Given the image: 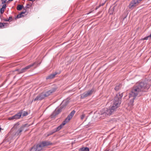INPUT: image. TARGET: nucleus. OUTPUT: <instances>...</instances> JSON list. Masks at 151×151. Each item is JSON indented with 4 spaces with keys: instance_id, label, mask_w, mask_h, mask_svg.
<instances>
[{
    "instance_id": "7c9ffc66",
    "label": "nucleus",
    "mask_w": 151,
    "mask_h": 151,
    "mask_svg": "<svg viewBox=\"0 0 151 151\" xmlns=\"http://www.w3.org/2000/svg\"><path fill=\"white\" fill-rule=\"evenodd\" d=\"M12 19V16H10L9 17L8 19L9 21H11Z\"/></svg>"
},
{
    "instance_id": "b1692460",
    "label": "nucleus",
    "mask_w": 151,
    "mask_h": 151,
    "mask_svg": "<svg viewBox=\"0 0 151 151\" xmlns=\"http://www.w3.org/2000/svg\"><path fill=\"white\" fill-rule=\"evenodd\" d=\"M22 113V115L23 116H26L28 114V113L26 111H24L23 113Z\"/></svg>"
},
{
    "instance_id": "9b49d317",
    "label": "nucleus",
    "mask_w": 151,
    "mask_h": 151,
    "mask_svg": "<svg viewBox=\"0 0 151 151\" xmlns=\"http://www.w3.org/2000/svg\"><path fill=\"white\" fill-rule=\"evenodd\" d=\"M30 125V124H26L22 125V126L20 128L22 130V131H25L27 130V128Z\"/></svg>"
},
{
    "instance_id": "2f4dec72",
    "label": "nucleus",
    "mask_w": 151,
    "mask_h": 151,
    "mask_svg": "<svg viewBox=\"0 0 151 151\" xmlns=\"http://www.w3.org/2000/svg\"><path fill=\"white\" fill-rule=\"evenodd\" d=\"M26 11H26V9H24V12H21V14H24L25 12H26Z\"/></svg>"
},
{
    "instance_id": "412c9836",
    "label": "nucleus",
    "mask_w": 151,
    "mask_h": 151,
    "mask_svg": "<svg viewBox=\"0 0 151 151\" xmlns=\"http://www.w3.org/2000/svg\"><path fill=\"white\" fill-rule=\"evenodd\" d=\"M63 127L60 124L57 127L56 129H54V130L55 132L60 130Z\"/></svg>"
},
{
    "instance_id": "0eeeda50",
    "label": "nucleus",
    "mask_w": 151,
    "mask_h": 151,
    "mask_svg": "<svg viewBox=\"0 0 151 151\" xmlns=\"http://www.w3.org/2000/svg\"><path fill=\"white\" fill-rule=\"evenodd\" d=\"M36 64V63L35 62L33 63L28 65L24 68H23L21 69H17L16 71L18 72L19 74H21L26 72L27 70L29 69L31 67L35 65Z\"/></svg>"
},
{
    "instance_id": "f3484780",
    "label": "nucleus",
    "mask_w": 151,
    "mask_h": 151,
    "mask_svg": "<svg viewBox=\"0 0 151 151\" xmlns=\"http://www.w3.org/2000/svg\"><path fill=\"white\" fill-rule=\"evenodd\" d=\"M6 8V4H4L2 6V7L0 9V13L2 14L3 13Z\"/></svg>"
},
{
    "instance_id": "e433bc0d",
    "label": "nucleus",
    "mask_w": 151,
    "mask_h": 151,
    "mask_svg": "<svg viewBox=\"0 0 151 151\" xmlns=\"http://www.w3.org/2000/svg\"><path fill=\"white\" fill-rule=\"evenodd\" d=\"M104 3H102V4H101V6H102L104 5Z\"/></svg>"
},
{
    "instance_id": "f704fd0d",
    "label": "nucleus",
    "mask_w": 151,
    "mask_h": 151,
    "mask_svg": "<svg viewBox=\"0 0 151 151\" xmlns=\"http://www.w3.org/2000/svg\"><path fill=\"white\" fill-rule=\"evenodd\" d=\"M29 4H27L26 7V8H29V7L28 6H29Z\"/></svg>"
},
{
    "instance_id": "5701e85b",
    "label": "nucleus",
    "mask_w": 151,
    "mask_h": 151,
    "mask_svg": "<svg viewBox=\"0 0 151 151\" xmlns=\"http://www.w3.org/2000/svg\"><path fill=\"white\" fill-rule=\"evenodd\" d=\"M37 151V148L35 146H33L32 147L31 149L30 150V151Z\"/></svg>"
},
{
    "instance_id": "473e14b6",
    "label": "nucleus",
    "mask_w": 151,
    "mask_h": 151,
    "mask_svg": "<svg viewBox=\"0 0 151 151\" xmlns=\"http://www.w3.org/2000/svg\"><path fill=\"white\" fill-rule=\"evenodd\" d=\"M101 6V4H100L98 6H97L96 7L95 9L97 10V9H98L99 7H100V6Z\"/></svg>"
},
{
    "instance_id": "cd10ccee",
    "label": "nucleus",
    "mask_w": 151,
    "mask_h": 151,
    "mask_svg": "<svg viewBox=\"0 0 151 151\" xmlns=\"http://www.w3.org/2000/svg\"><path fill=\"white\" fill-rule=\"evenodd\" d=\"M151 37L150 36V35L147 37H146L142 39L143 40H147L149 39V38H150Z\"/></svg>"
},
{
    "instance_id": "393cba45",
    "label": "nucleus",
    "mask_w": 151,
    "mask_h": 151,
    "mask_svg": "<svg viewBox=\"0 0 151 151\" xmlns=\"http://www.w3.org/2000/svg\"><path fill=\"white\" fill-rule=\"evenodd\" d=\"M54 132H55L53 130V131H51V132H50L49 133H47V135L46 136L47 137L49 136L50 135H52Z\"/></svg>"
},
{
    "instance_id": "f257e3e1",
    "label": "nucleus",
    "mask_w": 151,
    "mask_h": 151,
    "mask_svg": "<svg viewBox=\"0 0 151 151\" xmlns=\"http://www.w3.org/2000/svg\"><path fill=\"white\" fill-rule=\"evenodd\" d=\"M123 96V93H118L116 94L113 100L111 101V105L108 108H105L101 109L99 114L105 117L109 116L115 111L120 106L121 102V99Z\"/></svg>"
},
{
    "instance_id": "f8f14e48",
    "label": "nucleus",
    "mask_w": 151,
    "mask_h": 151,
    "mask_svg": "<svg viewBox=\"0 0 151 151\" xmlns=\"http://www.w3.org/2000/svg\"><path fill=\"white\" fill-rule=\"evenodd\" d=\"M35 146L37 148V151H39L42 150V149L43 147H44L42 143H41Z\"/></svg>"
},
{
    "instance_id": "c756f323",
    "label": "nucleus",
    "mask_w": 151,
    "mask_h": 151,
    "mask_svg": "<svg viewBox=\"0 0 151 151\" xmlns=\"http://www.w3.org/2000/svg\"><path fill=\"white\" fill-rule=\"evenodd\" d=\"M85 115L84 114H83L81 116V119H83L84 117H85Z\"/></svg>"
},
{
    "instance_id": "58836bf2",
    "label": "nucleus",
    "mask_w": 151,
    "mask_h": 151,
    "mask_svg": "<svg viewBox=\"0 0 151 151\" xmlns=\"http://www.w3.org/2000/svg\"><path fill=\"white\" fill-rule=\"evenodd\" d=\"M108 151L107 150V151Z\"/></svg>"
},
{
    "instance_id": "aec40b11",
    "label": "nucleus",
    "mask_w": 151,
    "mask_h": 151,
    "mask_svg": "<svg viewBox=\"0 0 151 151\" xmlns=\"http://www.w3.org/2000/svg\"><path fill=\"white\" fill-rule=\"evenodd\" d=\"M70 120L69 119H68L67 117L66 118L65 120L62 123L61 125L63 127Z\"/></svg>"
},
{
    "instance_id": "6ab92c4d",
    "label": "nucleus",
    "mask_w": 151,
    "mask_h": 151,
    "mask_svg": "<svg viewBox=\"0 0 151 151\" xmlns=\"http://www.w3.org/2000/svg\"><path fill=\"white\" fill-rule=\"evenodd\" d=\"M79 151H89V149L87 147H83L80 149Z\"/></svg>"
},
{
    "instance_id": "9d476101",
    "label": "nucleus",
    "mask_w": 151,
    "mask_h": 151,
    "mask_svg": "<svg viewBox=\"0 0 151 151\" xmlns=\"http://www.w3.org/2000/svg\"><path fill=\"white\" fill-rule=\"evenodd\" d=\"M56 89L55 88H52L50 90L44 92L45 97L51 95L52 93L56 91Z\"/></svg>"
},
{
    "instance_id": "4468645a",
    "label": "nucleus",
    "mask_w": 151,
    "mask_h": 151,
    "mask_svg": "<svg viewBox=\"0 0 151 151\" xmlns=\"http://www.w3.org/2000/svg\"><path fill=\"white\" fill-rule=\"evenodd\" d=\"M41 143L44 147L48 146L51 145L52 144V143L48 141H44L42 142Z\"/></svg>"
},
{
    "instance_id": "bb28decb",
    "label": "nucleus",
    "mask_w": 151,
    "mask_h": 151,
    "mask_svg": "<svg viewBox=\"0 0 151 151\" xmlns=\"http://www.w3.org/2000/svg\"><path fill=\"white\" fill-rule=\"evenodd\" d=\"M23 16H24L20 13V14L17 15V18H20L22 17H23Z\"/></svg>"
},
{
    "instance_id": "4be33fe9",
    "label": "nucleus",
    "mask_w": 151,
    "mask_h": 151,
    "mask_svg": "<svg viewBox=\"0 0 151 151\" xmlns=\"http://www.w3.org/2000/svg\"><path fill=\"white\" fill-rule=\"evenodd\" d=\"M24 6L23 5H18L17 6V9L18 10H20Z\"/></svg>"
},
{
    "instance_id": "2eb2a0df",
    "label": "nucleus",
    "mask_w": 151,
    "mask_h": 151,
    "mask_svg": "<svg viewBox=\"0 0 151 151\" xmlns=\"http://www.w3.org/2000/svg\"><path fill=\"white\" fill-rule=\"evenodd\" d=\"M75 113V111L73 110L71 111V112L70 113V114L68 116L67 118L69 119L70 120L72 117Z\"/></svg>"
},
{
    "instance_id": "423d86ee",
    "label": "nucleus",
    "mask_w": 151,
    "mask_h": 151,
    "mask_svg": "<svg viewBox=\"0 0 151 151\" xmlns=\"http://www.w3.org/2000/svg\"><path fill=\"white\" fill-rule=\"evenodd\" d=\"M94 89L92 88L91 89L81 94V99H83L84 98L90 96L94 93Z\"/></svg>"
},
{
    "instance_id": "dca6fc26",
    "label": "nucleus",
    "mask_w": 151,
    "mask_h": 151,
    "mask_svg": "<svg viewBox=\"0 0 151 151\" xmlns=\"http://www.w3.org/2000/svg\"><path fill=\"white\" fill-rule=\"evenodd\" d=\"M8 24L6 23L0 22V29H2L7 26Z\"/></svg>"
},
{
    "instance_id": "7ed1b4c3",
    "label": "nucleus",
    "mask_w": 151,
    "mask_h": 151,
    "mask_svg": "<svg viewBox=\"0 0 151 151\" xmlns=\"http://www.w3.org/2000/svg\"><path fill=\"white\" fill-rule=\"evenodd\" d=\"M68 102L67 100L63 101L60 105V106L58 109H56L50 116L52 118H54L58 114L62 111L63 108L65 107L68 104Z\"/></svg>"
},
{
    "instance_id": "20e7f679",
    "label": "nucleus",
    "mask_w": 151,
    "mask_h": 151,
    "mask_svg": "<svg viewBox=\"0 0 151 151\" xmlns=\"http://www.w3.org/2000/svg\"><path fill=\"white\" fill-rule=\"evenodd\" d=\"M142 92H147L150 86L146 82H140L136 84Z\"/></svg>"
},
{
    "instance_id": "4c0bfd02",
    "label": "nucleus",
    "mask_w": 151,
    "mask_h": 151,
    "mask_svg": "<svg viewBox=\"0 0 151 151\" xmlns=\"http://www.w3.org/2000/svg\"><path fill=\"white\" fill-rule=\"evenodd\" d=\"M91 12H89V13H88L87 14H89L90 13H91Z\"/></svg>"
},
{
    "instance_id": "39448f33",
    "label": "nucleus",
    "mask_w": 151,
    "mask_h": 151,
    "mask_svg": "<svg viewBox=\"0 0 151 151\" xmlns=\"http://www.w3.org/2000/svg\"><path fill=\"white\" fill-rule=\"evenodd\" d=\"M142 0H132L128 6V8L130 9H133L134 7L138 6Z\"/></svg>"
},
{
    "instance_id": "c9c22d12",
    "label": "nucleus",
    "mask_w": 151,
    "mask_h": 151,
    "mask_svg": "<svg viewBox=\"0 0 151 151\" xmlns=\"http://www.w3.org/2000/svg\"><path fill=\"white\" fill-rule=\"evenodd\" d=\"M4 20L5 21H9L8 19H5Z\"/></svg>"
},
{
    "instance_id": "a878e982",
    "label": "nucleus",
    "mask_w": 151,
    "mask_h": 151,
    "mask_svg": "<svg viewBox=\"0 0 151 151\" xmlns=\"http://www.w3.org/2000/svg\"><path fill=\"white\" fill-rule=\"evenodd\" d=\"M120 85H118L116 86H115V90L116 91H117L119 90V89L120 88Z\"/></svg>"
},
{
    "instance_id": "ddd939ff",
    "label": "nucleus",
    "mask_w": 151,
    "mask_h": 151,
    "mask_svg": "<svg viewBox=\"0 0 151 151\" xmlns=\"http://www.w3.org/2000/svg\"><path fill=\"white\" fill-rule=\"evenodd\" d=\"M57 74V72H55V73L51 74L50 75L48 76L46 78V79H52L54 77H55V76Z\"/></svg>"
},
{
    "instance_id": "c85d7f7f",
    "label": "nucleus",
    "mask_w": 151,
    "mask_h": 151,
    "mask_svg": "<svg viewBox=\"0 0 151 151\" xmlns=\"http://www.w3.org/2000/svg\"><path fill=\"white\" fill-rule=\"evenodd\" d=\"M2 2V4H4L6 3L7 0H1Z\"/></svg>"
},
{
    "instance_id": "72a5a7b5",
    "label": "nucleus",
    "mask_w": 151,
    "mask_h": 151,
    "mask_svg": "<svg viewBox=\"0 0 151 151\" xmlns=\"http://www.w3.org/2000/svg\"><path fill=\"white\" fill-rule=\"evenodd\" d=\"M101 6V4H100L98 6H97L96 7L95 9L97 10V9H98L99 7H100V6Z\"/></svg>"
},
{
    "instance_id": "f03ea898",
    "label": "nucleus",
    "mask_w": 151,
    "mask_h": 151,
    "mask_svg": "<svg viewBox=\"0 0 151 151\" xmlns=\"http://www.w3.org/2000/svg\"><path fill=\"white\" fill-rule=\"evenodd\" d=\"M141 92H142L136 84L132 88L129 95V98H132L130 100L131 104H132L136 97L138 95H140Z\"/></svg>"
},
{
    "instance_id": "1a4fd4ad",
    "label": "nucleus",
    "mask_w": 151,
    "mask_h": 151,
    "mask_svg": "<svg viewBox=\"0 0 151 151\" xmlns=\"http://www.w3.org/2000/svg\"><path fill=\"white\" fill-rule=\"evenodd\" d=\"M22 113L19 112L16 114L15 115L13 116H12L9 117L8 118V119L9 120L17 119L20 118L22 116Z\"/></svg>"
},
{
    "instance_id": "6e6552de",
    "label": "nucleus",
    "mask_w": 151,
    "mask_h": 151,
    "mask_svg": "<svg viewBox=\"0 0 151 151\" xmlns=\"http://www.w3.org/2000/svg\"><path fill=\"white\" fill-rule=\"evenodd\" d=\"M45 98L44 94V92H43L39 94L35 99H33L32 101H40Z\"/></svg>"
},
{
    "instance_id": "a211bd4d",
    "label": "nucleus",
    "mask_w": 151,
    "mask_h": 151,
    "mask_svg": "<svg viewBox=\"0 0 151 151\" xmlns=\"http://www.w3.org/2000/svg\"><path fill=\"white\" fill-rule=\"evenodd\" d=\"M22 131L20 128L17 131L15 132L14 135L15 136L20 135L21 134V133L22 132Z\"/></svg>"
}]
</instances>
